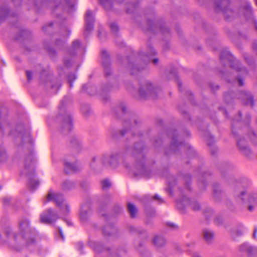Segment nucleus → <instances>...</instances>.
I'll return each instance as SVG.
<instances>
[{"label": "nucleus", "mask_w": 257, "mask_h": 257, "mask_svg": "<svg viewBox=\"0 0 257 257\" xmlns=\"http://www.w3.org/2000/svg\"><path fill=\"white\" fill-rule=\"evenodd\" d=\"M102 187L103 189H107L111 186V182L107 179H105L101 182Z\"/></svg>", "instance_id": "nucleus-17"}, {"label": "nucleus", "mask_w": 257, "mask_h": 257, "mask_svg": "<svg viewBox=\"0 0 257 257\" xmlns=\"http://www.w3.org/2000/svg\"><path fill=\"white\" fill-rule=\"evenodd\" d=\"M2 188V186L0 185V189Z\"/></svg>", "instance_id": "nucleus-39"}, {"label": "nucleus", "mask_w": 257, "mask_h": 257, "mask_svg": "<svg viewBox=\"0 0 257 257\" xmlns=\"http://www.w3.org/2000/svg\"><path fill=\"white\" fill-rule=\"evenodd\" d=\"M231 235L233 239L237 236H241L243 234V231L238 229H235L231 232Z\"/></svg>", "instance_id": "nucleus-16"}, {"label": "nucleus", "mask_w": 257, "mask_h": 257, "mask_svg": "<svg viewBox=\"0 0 257 257\" xmlns=\"http://www.w3.org/2000/svg\"><path fill=\"white\" fill-rule=\"evenodd\" d=\"M244 195L247 196L245 192H242L241 194L240 197H241V199L243 200H244V198L242 197L244 196Z\"/></svg>", "instance_id": "nucleus-29"}, {"label": "nucleus", "mask_w": 257, "mask_h": 257, "mask_svg": "<svg viewBox=\"0 0 257 257\" xmlns=\"http://www.w3.org/2000/svg\"><path fill=\"white\" fill-rule=\"evenodd\" d=\"M203 239L207 243H211L214 237V232L209 229H205L203 231Z\"/></svg>", "instance_id": "nucleus-7"}, {"label": "nucleus", "mask_w": 257, "mask_h": 257, "mask_svg": "<svg viewBox=\"0 0 257 257\" xmlns=\"http://www.w3.org/2000/svg\"><path fill=\"white\" fill-rule=\"evenodd\" d=\"M6 234H7V235L8 236H10V232L9 231V230H6Z\"/></svg>", "instance_id": "nucleus-31"}, {"label": "nucleus", "mask_w": 257, "mask_h": 257, "mask_svg": "<svg viewBox=\"0 0 257 257\" xmlns=\"http://www.w3.org/2000/svg\"><path fill=\"white\" fill-rule=\"evenodd\" d=\"M67 223H68V225H70V223H70V222H67Z\"/></svg>", "instance_id": "nucleus-38"}, {"label": "nucleus", "mask_w": 257, "mask_h": 257, "mask_svg": "<svg viewBox=\"0 0 257 257\" xmlns=\"http://www.w3.org/2000/svg\"><path fill=\"white\" fill-rule=\"evenodd\" d=\"M153 243L157 247H162L166 243V239L162 235H156L153 239Z\"/></svg>", "instance_id": "nucleus-8"}, {"label": "nucleus", "mask_w": 257, "mask_h": 257, "mask_svg": "<svg viewBox=\"0 0 257 257\" xmlns=\"http://www.w3.org/2000/svg\"><path fill=\"white\" fill-rule=\"evenodd\" d=\"M21 128V126H18L17 129H20Z\"/></svg>", "instance_id": "nucleus-34"}, {"label": "nucleus", "mask_w": 257, "mask_h": 257, "mask_svg": "<svg viewBox=\"0 0 257 257\" xmlns=\"http://www.w3.org/2000/svg\"><path fill=\"white\" fill-rule=\"evenodd\" d=\"M158 60L156 59H155L154 60H153V62H154V64H156L157 62H158Z\"/></svg>", "instance_id": "nucleus-33"}, {"label": "nucleus", "mask_w": 257, "mask_h": 257, "mask_svg": "<svg viewBox=\"0 0 257 257\" xmlns=\"http://www.w3.org/2000/svg\"><path fill=\"white\" fill-rule=\"evenodd\" d=\"M81 43L78 40H76L74 41L73 43V48L75 49H77L80 46Z\"/></svg>", "instance_id": "nucleus-21"}, {"label": "nucleus", "mask_w": 257, "mask_h": 257, "mask_svg": "<svg viewBox=\"0 0 257 257\" xmlns=\"http://www.w3.org/2000/svg\"><path fill=\"white\" fill-rule=\"evenodd\" d=\"M65 171L67 173L75 172L76 171L75 165L68 162L66 163Z\"/></svg>", "instance_id": "nucleus-12"}, {"label": "nucleus", "mask_w": 257, "mask_h": 257, "mask_svg": "<svg viewBox=\"0 0 257 257\" xmlns=\"http://www.w3.org/2000/svg\"><path fill=\"white\" fill-rule=\"evenodd\" d=\"M59 218L58 212L51 209L46 210L41 215V220L43 223H52Z\"/></svg>", "instance_id": "nucleus-4"}, {"label": "nucleus", "mask_w": 257, "mask_h": 257, "mask_svg": "<svg viewBox=\"0 0 257 257\" xmlns=\"http://www.w3.org/2000/svg\"><path fill=\"white\" fill-rule=\"evenodd\" d=\"M94 22V16L92 12L88 11L85 15L86 26L85 28L84 35L87 36L93 29Z\"/></svg>", "instance_id": "nucleus-6"}, {"label": "nucleus", "mask_w": 257, "mask_h": 257, "mask_svg": "<svg viewBox=\"0 0 257 257\" xmlns=\"http://www.w3.org/2000/svg\"><path fill=\"white\" fill-rule=\"evenodd\" d=\"M167 225H173L172 223H168L167 224Z\"/></svg>", "instance_id": "nucleus-36"}, {"label": "nucleus", "mask_w": 257, "mask_h": 257, "mask_svg": "<svg viewBox=\"0 0 257 257\" xmlns=\"http://www.w3.org/2000/svg\"><path fill=\"white\" fill-rule=\"evenodd\" d=\"M89 243L90 246L97 252H101L105 249L102 244L99 242L90 241Z\"/></svg>", "instance_id": "nucleus-10"}, {"label": "nucleus", "mask_w": 257, "mask_h": 257, "mask_svg": "<svg viewBox=\"0 0 257 257\" xmlns=\"http://www.w3.org/2000/svg\"><path fill=\"white\" fill-rule=\"evenodd\" d=\"M30 223L29 219H26L22 222L21 223L20 225H28Z\"/></svg>", "instance_id": "nucleus-26"}, {"label": "nucleus", "mask_w": 257, "mask_h": 257, "mask_svg": "<svg viewBox=\"0 0 257 257\" xmlns=\"http://www.w3.org/2000/svg\"><path fill=\"white\" fill-rule=\"evenodd\" d=\"M87 206L86 205L83 206L79 212V218L82 221H84L88 218V214L87 211Z\"/></svg>", "instance_id": "nucleus-11"}, {"label": "nucleus", "mask_w": 257, "mask_h": 257, "mask_svg": "<svg viewBox=\"0 0 257 257\" xmlns=\"http://www.w3.org/2000/svg\"><path fill=\"white\" fill-rule=\"evenodd\" d=\"M66 6L65 9L69 13L73 12L76 9L77 0H65Z\"/></svg>", "instance_id": "nucleus-9"}, {"label": "nucleus", "mask_w": 257, "mask_h": 257, "mask_svg": "<svg viewBox=\"0 0 257 257\" xmlns=\"http://www.w3.org/2000/svg\"><path fill=\"white\" fill-rule=\"evenodd\" d=\"M127 207L132 217L135 216L137 213V209L136 206L133 204L129 203H128Z\"/></svg>", "instance_id": "nucleus-14"}, {"label": "nucleus", "mask_w": 257, "mask_h": 257, "mask_svg": "<svg viewBox=\"0 0 257 257\" xmlns=\"http://www.w3.org/2000/svg\"><path fill=\"white\" fill-rule=\"evenodd\" d=\"M253 209V207L252 205H249V206H248V210L250 211H252Z\"/></svg>", "instance_id": "nucleus-30"}, {"label": "nucleus", "mask_w": 257, "mask_h": 257, "mask_svg": "<svg viewBox=\"0 0 257 257\" xmlns=\"http://www.w3.org/2000/svg\"><path fill=\"white\" fill-rule=\"evenodd\" d=\"M47 200L54 201L59 208V212L64 215H66L69 213L70 211L69 206L66 202L64 201L62 196L60 194L51 191L48 194Z\"/></svg>", "instance_id": "nucleus-3"}, {"label": "nucleus", "mask_w": 257, "mask_h": 257, "mask_svg": "<svg viewBox=\"0 0 257 257\" xmlns=\"http://www.w3.org/2000/svg\"><path fill=\"white\" fill-rule=\"evenodd\" d=\"M39 181L35 178L30 179L28 183V185L32 190H35L39 186Z\"/></svg>", "instance_id": "nucleus-13"}, {"label": "nucleus", "mask_w": 257, "mask_h": 257, "mask_svg": "<svg viewBox=\"0 0 257 257\" xmlns=\"http://www.w3.org/2000/svg\"><path fill=\"white\" fill-rule=\"evenodd\" d=\"M192 257H200V256L198 253L195 252L193 253Z\"/></svg>", "instance_id": "nucleus-28"}, {"label": "nucleus", "mask_w": 257, "mask_h": 257, "mask_svg": "<svg viewBox=\"0 0 257 257\" xmlns=\"http://www.w3.org/2000/svg\"><path fill=\"white\" fill-rule=\"evenodd\" d=\"M245 12H246V14L249 15H251L252 10H251V7H250V5L247 4L245 8Z\"/></svg>", "instance_id": "nucleus-20"}, {"label": "nucleus", "mask_w": 257, "mask_h": 257, "mask_svg": "<svg viewBox=\"0 0 257 257\" xmlns=\"http://www.w3.org/2000/svg\"><path fill=\"white\" fill-rule=\"evenodd\" d=\"M15 130L16 127L9 123L0 114V137L4 136L14 138L20 137L23 141L33 143L29 130L23 129L20 132ZM8 159V156L6 151L0 147V165L6 162Z\"/></svg>", "instance_id": "nucleus-1"}, {"label": "nucleus", "mask_w": 257, "mask_h": 257, "mask_svg": "<svg viewBox=\"0 0 257 257\" xmlns=\"http://www.w3.org/2000/svg\"><path fill=\"white\" fill-rule=\"evenodd\" d=\"M256 233H257V228H255L254 229L253 233V237L254 238L256 237Z\"/></svg>", "instance_id": "nucleus-27"}, {"label": "nucleus", "mask_w": 257, "mask_h": 257, "mask_svg": "<svg viewBox=\"0 0 257 257\" xmlns=\"http://www.w3.org/2000/svg\"><path fill=\"white\" fill-rule=\"evenodd\" d=\"M248 201L250 203L257 204V195L253 194L252 195L247 196Z\"/></svg>", "instance_id": "nucleus-18"}, {"label": "nucleus", "mask_w": 257, "mask_h": 257, "mask_svg": "<svg viewBox=\"0 0 257 257\" xmlns=\"http://www.w3.org/2000/svg\"><path fill=\"white\" fill-rule=\"evenodd\" d=\"M83 244L81 242H78L76 244V248L79 251H81L83 248Z\"/></svg>", "instance_id": "nucleus-24"}, {"label": "nucleus", "mask_w": 257, "mask_h": 257, "mask_svg": "<svg viewBox=\"0 0 257 257\" xmlns=\"http://www.w3.org/2000/svg\"><path fill=\"white\" fill-rule=\"evenodd\" d=\"M154 198L156 199H159V196L158 195H155Z\"/></svg>", "instance_id": "nucleus-32"}, {"label": "nucleus", "mask_w": 257, "mask_h": 257, "mask_svg": "<svg viewBox=\"0 0 257 257\" xmlns=\"http://www.w3.org/2000/svg\"><path fill=\"white\" fill-rule=\"evenodd\" d=\"M238 251L242 253H246L249 257L257 256V247L252 246L248 242H244L238 247Z\"/></svg>", "instance_id": "nucleus-5"}, {"label": "nucleus", "mask_w": 257, "mask_h": 257, "mask_svg": "<svg viewBox=\"0 0 257 257\" xmlns=\"http://www.w3.org/2000/svg\"><path fill=\"white\" fill-rule=\"evenodd\" d=\"M20 226V234H14L13 242L10 243L11 247L17 251H20L24 247H28L35 243V231L31 230L29 226Z\"/></svg>", "instance_id": "nucleus-2"}, {"label": "nucleus", "mask_w": 257, "mask_h": 257, "mask_svg": "<svg viewBox=\"0 0 257 257\" xmlns=\"http://www.w3.org/2000/svg\"><path fill=\"white\" fill-rule=\"evenodd\" d=\"M110 28L111 30L113 32H116L118 30V26L115 23H112L110 24Z\"/></svg>", "instance_id": "nucleus-22"}, {"label": "nucleus", "mask_w": 257, "mask_h": 257, "mask_svg": "<svg viewBox=\"0 0 257 257\" xmlns=\"http://www.w3.org/2000/svg\"><path fill=\"white\" fill-rule=\"evenodd\" d=\"M26 74L29 80L32 79V73L30 71H27Z\"/></svg>", "instance_id": "nucleus-23"}, {"label": "nucleus", "mask_w": 257, "mask_h": 257, "mask_svg": "<svg viewBox=\"0 0 257 257\" xmlns=\"http://www.w3.org/2000/svg\"><path fill=\"white\" fill-rule=\"evenodd\" d=\"M255 4L257 5V0H254Z\"/></svg>", "instance_id": "nucleus-37"}, {"label": "nucleus", "mask_w": 257, "mask_h": 257, "mask_svg": "<svg viewBox=\"0 0 257 257\" xmlns=\"http://www.w3.org/2000/svg\"><path fill=\"white\" fill-rule=\"evenodd\" d=\"M59 234L63 241H64L65 237L61 228L58 229Z\"/></svg>", "instance_id": "nucleus-25"}, {"label": "nucleus", "mask_w": 257, "mask_h": 257, "mask_svg": "<svg viewBox=\"0 0 257 257\" xmlns=\"http://www.w3.org/2000/svg\"><path fill=\"white\" fill-rule=\"evenodd\" d=\"M171 227H173V228H175L176 226H174V225H172V226H170Z\"/></svg>", "instance_id": "nucleus-35"}, {"label": "nucleus", "mask_w": 257, "mask_h": 257, "mask_svg": "<svg viewBox=\"0 0 257 257\" xmlns=\"http://www.w3.org/2000/svg\"><path fill=\"white\" fill-rule=\"evenodd\" d=\"M114 226H104V227L102 229L103 233L104 235H111V231L113 230Z\"/></svg>", "instance_id": "nucleus-15"}, {"label": "nucleus", "mask_w": 257, "mask_h": 257, "mask_svg": "<svg viewBox=\"0 0 257 257\" xmlns=\"http://www.w3.org/2000/svg\"><path fill=\"white\" fill-rule=\"evenodd\" d=\"M99 2L104 7H106L107 5H110L111 4V0H99Z\"/></svg>", "instance_id": "nucleus-19"}]
</instances>
